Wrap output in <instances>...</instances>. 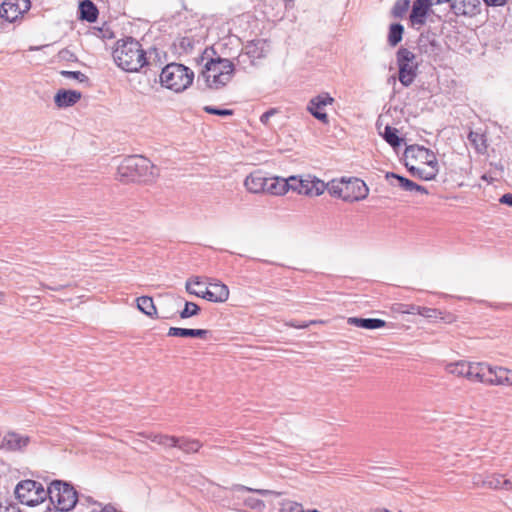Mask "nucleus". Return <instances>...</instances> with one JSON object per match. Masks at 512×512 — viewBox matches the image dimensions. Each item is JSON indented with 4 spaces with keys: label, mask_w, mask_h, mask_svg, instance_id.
Returning a JSON list of instances; mask_svg holds the SVG:
<instances>
[{
    "label": "nucleus",
    "mask_w": 512,
    "mask_h": 512,
    "mask_svg": "<svg viewBox=\"0 0 512 512\" xmlns=\"http://www.w3.org/2000/svg\"><path fill=\"white\" fill-rule=\"evenodd\" d=\"M156 52V49L149 51L147 57L141 44L132 37H128L117 42L113 51V58L115 63L124 71L138 72L144 66L151 65V56Z\"/></svg>",
    "instance_id": "obj_1"
},
{
    "label": "nucleus",
    "mask_w": 512,
    "mask_h": 512,
    "mask_svg": "<svg viewBox=\"0 0 512 512\" xmlns=\"http://www.w3.org/2000/svg\"><path fill=\"white\" fill-rule=\"evenodd\" d=\"M211 54H215V52L208 49L204 51L202 60H206V62L201 76L208 88L218 90L232 80L235 66L229 59L220 56L211 57Z\"/></svg>",
    "instance_id": "obj_2"
},
{
    "label": "nucleus",
    "mask_w": 512,
    "mask_h": 512,
    "mask_svg": "<svg viewBox=\"0 0 512 512\" xmlns=\"http://www.w3.org/2000/svg\"><path fill=\"white\" fill-rule=\"evenodd\" d=\"M118 176L124 182H150L158 176V169L146 157L132 155L120 163Z\"/></svg>",
    "instance_id": "obj_3"
},
{
    "label": "nucleus",
    "mask_w": 512,
    "mask_h": 512,
    "mask_svg": "<svg viewBox=\"0 0 512 512\" xmlns=\"http://www.w3.org/2000/svg\"><path fill=\"white\" fill-rule=\"evenodd\" d=\"M193 79V71L178 63L166 65L160 74L161 84L175 92H182L187 89L192 84Z\"/></svg>",
    "instance_id": "obj_4"
},
{
    "label": "nucleus",
    "mask_w": 512,
    "mask_h": 512,
    "mask_svg": "<svg viewBox=\"0 0 512 512\" xmlns=\"http://www.w3.org/2000/svg\"><path fill=\"white\" fill-rule=\"evenodd\" d=\"M202 284L203 282L200 277H193L187 280L185 288L189 294L211 302L223 303L228 300L229 289L222 282L212 278H207V285H205L204 290H194L192 288L193 285L201 286Z\"/></svg>",
    "instance_id": "obj_5"
},
{
    "label": "nucleus",
    "mask_w": 512,
    "mask_h": 512,
    "mask_svg": "<svg viewBox=\"0 0 512 512\" xmlns=\"http://www.w3.org/2000/svg\"><path fill=\"white\" fill-rule=\"evenodd\" d=\"M47 497L60 510H72L78 501V493L74 487L62 480H54L47 488Z\"/></svg>",
    "instance_id": "obj_6"
},
{
    "label": "nucleus",
    "mask_w": 512,
    "mask_h": 512,
    "mask_svg": "<svg viewBox=\"0 0 512 512\" xmlns=\"http://www.w3.org/2000/svg\"><path fill=\"white\" fill-rule=\"evenodd\" d=\"M15 495L20 503L27 506H35L47 498V489L34 480H23L15 487Z\"/></svg>",
    "instance_id": "obj_7"
},
{
    "label": "nucleus",
    "mask_w": 512,
    "mask_h": 512,
    "mask_svg": "<svg viewBox=\"0 0 512 512\" xmlns=\"http://www.w3.org/2000/svg\"><path fill=\"white\" fill-rule=\"evenodd\" d=\"M396 62L400 83L405 87L410 86L414 82L418 71L416 55L409 49L402 47L396 53Z\"/></svg>",
    "instance_id": "obj_8"
},
{
    "label": "nucleus",
    "mask_w": 512,
    "mask_h": 512,
    "mask_svg": "<svg viewBox=\"0 0 512 512\" xmlns=\"http://www.w3.org/2000/svg\"><path fill=\"white\" fill-rule=\"evenodd\" d=\"M31 7L30 0H5L0 6V17L14 22Z\"/></svg>",
    "instance_id": "obj_9"
},
{
    "label": "nucleus",
    "mask_w": 512,
    "mask_h": 512,
    "mask_svg": "<svg viewBox=\"0 0 512 512\" xmlns=\"http://www.w3.org/2000/svg\"><path fill=\"white\" fill-rule=\"evenodd\" d=\"M404 161L405 163H407V161L410 163L412 161H420L426 165H438L437 158L433 151L420 145H410L406 147L404 152Z\"/></svg>",
    "instance_id": "obj_10"
},
{
    "label": "nucleus",
    "mask_w": 512,
    "mask_h": 512,
    "mask_svg": "<svg viewBox=\"0 0 512 512\" xmlns=\"http://www.w3.org/2000/svg\"><path fill=\"white\" fill-rule=\"evenodd\" d=\"M485 384L512 387V370L501 366H489Z\"/></svg>",
    "instance_id": "obj_11"
},
{
    "label": "nucleus",
    "mask_w": 512,
    "mask_h": 512,
    "mask_svg": "<svg viewBox=\"0 0 512 512\" xmlns=\"http://www.w3.org/2000/svg\"><path fill=\"white\" fill-rule=\"evenodd\" d=\"M417 46L420 53L428 57H436L441 52V44L436 34L429 31L421 33L417 41Z\"/></svg>",
    "instance_id": "obj_12"
},
{
    "label": "nucleus",
    "mask_w": 512,
    "mask_h": 512,
    "mask_svg": "<svg viewBox=\"0 0 512 512\" xmlns=\"http://www.w3.org/2000/svg\"><path fill=\"white\" fill-rule=\"evenodd\" d=\"M332 102L333 98L328 94H320L309 101L307 109L316 119L327 123L328 116L324 109L328 104H332Z\"/></svg>",
    "instance_id": "obj_13"
},
{
    "label": "nucleus",
    "mask_w": 512,
    "mask_h": 512,
    "mask_svg": "<svg viewBox=\"0 0 512 512\" xmlns=\"http://www.w3.org/2000/svg\"><path fill=\"white\" fill-rule=\"evenodd\" d=\"M351 177H342L341 179H333L327 183V190L329 193L344 201H349L351 196L350 183Z\"/></svg>",
    "instance_id": "obj_14"
},
{
    "label": "nucleus",
    "mask_w": 512,
    "mask_h": 512,
    "mask_svg": "<svg viewBox=\"0 0 512 512\" xmlns=\"http://www.w3.org/2000/svg\"><path fill=\"white\" fill-rule=\"evenodd\" d=\"M450 2L456 15L473 16L478 11L479 0H436V3Z\"/></svg>",
    "instance_id": "obj_15"
},
{
    "label": "nucleus",
    "mask_w": 512,
    "mask_h": 512,
    "mask_svg": "<svg viewBox=\"0 0 512 512\" xmlns=\"http://www.w3.org/2000/svg\"><path fill=\"white\" fill-rule=\"evenodd\" d=\"M386 180L393 186H399L401 189L405 191H416L423 194H427L428 191L424 186L418 185L417 183L400 176L393 172H387L385 175Z\"/></svg>",
    "instance_id": "obj_16"
},
{
    "label": "nucleus",
    "mask_w": 512,
    "mask_h": 512,
    "mask_svg": "<svg viewBox=\"0 0 512 512\" xmlns=\"http://www.w3.org/2000/svg\"><path fill=\"white\" fill-rule=\"evenodd\" d=\"M489 364L485 362H467L465 378L473 382L485 384Z\"/></svg>",
    "instance_id": "obj_17"
},
{
    "label": "nucleus",
    "mask_w": 512,
    "mask_h": 512,
    "mask_svg": "<svg viewBox=\"0 0 512 512\" xmlns=\"http://www.w3.org/2000/svg\"><path fill=\"white\" fill-rule=\"evenodd\" d=\"M431 0H416L413 3L412 11L410 14V22L412 26L423 25L430 6Z\"/></svg>",
    "instance_id": "obj_18"
},
{
    "label": "nucleus",
    "mask_w": 512,
    "mask_h": 512,
    "mask_svg": "<svg viewBox=\"0 0 512 512\" xmlns=\"http://www.w3.org/2000/svg\"><path fill=\"white\" fill-rule=\"evenodd\" d=\"M300 186H302L300 194L308 196H319L327 189V184L324 181L315 177L311 178L310 176L304 178L300 182Z\"/></svg>",
    "instance_id": "obj_19"
},
{
    "label": "nucleus",
    "mask_w": 512,
    "mask_h": 512,
    "mask_svg": "<svg viewBox=\"0 0 512 512\" xmlns=\"http://www.w3.org/2000/svg\"><path fill=\"white\" fill-rule=\"evenodd\" d=\"M81 96V93L76 90H59L54 97V102L59 108L70 107L76 104Z\"/></svg>",
    "instance_id": "obj_20"
},
{
    "label": "nucleus",
    "mask_w": 512,
    "mask_h": 512,
    "mask_svg": "<svg viewBox=\"0 0 512 512\" xmlns=\"http://www.w3.org/2000/svg\"><path fill=\"white\" fill-rule=\"evenodd\" d=\"M266 179L267 177H265L261 172H253L246 177L244 185L251 193H264Z\"/></svg>",
    "instance_id": "obj_21"
},
{
    "label": "nucleus",
    "mask_w": 512,
    "mask_h": 512,
    "mask_svg": "<svg viewBox=\"0 0 512 512\" xmlns=\"http://www.w3.org/2000/svg\"><path fill=\"white\" fill-rule=\"evenodd\" d=\"M29 442L30 438L28 436L15 432L8 433L3 440L4 446L11 451L22 450Z\"/></svg>",
    "instance_id": "obj_22"
},
{
    "label": "nucleus",
    "mask_w": 512,
    "mask_h": 512,
    "mask_svg": "<svg viewBox=\"0 0 512 512\" xmlns=\"http://www.w3.org/2000/svg\"><path fill=\"white\" fill-rule=\"evenodd\" d=\"M289 190V183L284 178L267 177L264 193L271 195H283Z\"/></svg>",
    "instance_id": "obj_23"
},
{
    "label": "nucleus",
    "mask_w": 512,
    "mask_h": 512,
    "mask_svg": "<svg viewBox=\"0 0 512 512\" xmlns=\"http://www.w3.org/2000/svg\"><path fill=\"white\" fill-rule=\"evenodd\" d=\"M405 166L413 176L419 177L420 179L425 181L435 179V177L438 174V165H427L426 168H418L415 167L413 164H410L409 161H407V163H405Z\"/></svg>",
    "instance_id": "obj_24"
},
{
    "label": "nucleus",
    "mask_w": 512,
    "mask_h": 512,
    "mask_svg": "<svg viewBox=\"0 0 512 512\" xmlns=\"http://www.w3.org/2000/svg\"><path fill=\"white\" fill-rule=\"evenodd\" d=\"M503 475L492 474L487 476L485 479H481V476L474 477V484L484 486L490 489L503 490Z\"/></svg>",
    "instance_id": "obj_25"
},
{
    "label": "nucleus",
    "mask_w": 512,
    "mask_h": 512,
    "mask_svg": "<svg viewBox=\"0 0 512 512\" xmlns=\"http://www.w3.org/2000/svg\"><path fill=\"white\" fill-rule=\"evenodd\" d=\"M80 17L88 22H94L98 16V9L91 0H83L79 4Z\"/></svg>",
    "instance_id": "obj_26"
},
{
    "label": "nucleus",
    "mask_w": 512,
    "mask_h": 512,
    "mask_svg": "<svg viewBox=\"0 0 512 512\" xmlns=\"http://www.w3.org/2000/svg\"><path fill=\"white\" fill-rule=\"evenodd\" d=\"M138 309L149 317H157V309L154 301L149 296H141L137 298Z\"/></svg>",
    "instance_id": "obj_27"
},
{
    "label": "nucleus",
    "mask_w": 512,
    "mask_h": 512,
    "mask_svg": "<svg viewBox=\"0 0 512 512\" xmlns=\"http://www.w3.org/2000/svg\"><path fill=\"white\" fill-rule=\"evenodd\" d=\"M178 441L176 446L185 453H196L201 448L202 444L196 439H189L185 437H177Z\"/></svg>",
    "instance_id": "obj_28"
},
{
    "label": "nucleus",
    "mask_w": 512,
    "mask_h": 512,
    "mask_svg": "<svg viewBox=\"0 0 512 512\" xmlns=\"http://www.w3.org/2000/svg\"><path fill=\"white\" fill-rule=\"evenodd\" d=\"M354 326L363 329H379L386 326V322L378 318H356L354 317Z\"/></svg>",
    "instance_id": "obj_29"
},
{
    "label": "nucleus",
    "mask_w": 512,
    "mask_h": 512,
    "mask_svg": "<svg viewBox=\"0 0 512 512\" xmlns=\"http://www.w3.org/2000/svg\"><path fill=\"white\" fill-rule=\"evenodd\" d=\"M404 27L400 23H393L389 27L388 44L391 47L397 46L403 38Z\"/></svg>",
    "instance_id": "obj_30"
},
{
    "label": "nucleus",
    "mask_w": 512,
    "mask_h": 512,
    "mask_svg": "<svg viewBox=\"0 0 512 512\" xmlns=\"http://www.w3.org/2000/svg\"><path fill=\"white\" fill-rule=\"evenodd\" d=\"M398 130L390 126H386L382 134L385 141L390 144L393 148H397L401 145L402 139L398 136Z\"/></svg>",
    "instance_id": "obj_31"
},
{
    "label": "nucleus",
    "mask_w": 512,
    "mask_h": 512,
    "mask_svg": "<svg viewBox=\"0 0 512 512\" xmlns=\"http://www.w3.org/2000/svg\"><path fill=\"white\" fill-rule=\"evenodd\" d=\"M468 140L474 146V148L480 153H483L487 148L486 139L484 135L481 133L471 131L468 134Z\"/></svg>",
    "instance_id": "obj_32"
},
{
    "label": "nucleus",
    "mask_w": 512,
    "mask_h": 512,
    "mask_svg": "<svg viewBox=\"0 0 512 512\" xmlns=\"http://www.w3.org/2000/svg\"><path fill=\"white\" fill-rule=\"evenodd\" d=\"M177 437L175 436H169V435H163V434H151L148 436V439H150L152 442L157 443L159 445L165 446V447H174L177 444Z\"/></svg>",
    "instance_id": "obj_33"
},
{
    "label": "nucleus",
    "mask_w": 512,
    "mask_h": 512,
    "mask_svg": "<svg viewBox=\"0 0 512 512\" xmlns=\"http://www.w3.org/2000/svg\"><path fill=\"white\" fill-rule=\"evenodd\" d=\"M369 193V188L361 179L354 178V201L365 199Z\"/></svg>",
    "instance_id": "obj_34"
},
{
    "label": "nucleus",
    "mask_w": 512,
    "mask_h": 512,
    "mask_svg": "<svg viewBox=\"0 0 512 512\" xmlns=\"http://www.w3.org/2000/svg\"><path fill=\"white\" fill-rule=\"evenodd\" d=\"M410 6L409 0H397L391 10V15L394 18H402L408 11Z\"/></svg>",
    "instance_id": "obj_35"
},
{
    "label": "nucleus",
    "mask_w": 512,
    "mask_h": 512,
    "mask_svg": "<svg viewBox=\"0 0 512 512\" xmlns=\"http://www.w3.org/2000/svg\"><path fill=\"white\" fill-rule=\"evenodd\" d=\"M264 42L263 41H257L252 42L246 46V54L252 58H261L264 56Z\"/></svg>",
    "instance_id": "obj_36"
},
{
    "label": "nucleus",
    "mask_w": 512,
    "mask_h": 512,
    "mask_svg": "<svg viewBox=\"0 0 512 512\" xmlns=\"http://www.w3.org/2000/svg\"><path fill=\"white\" fill-rule=\"evenodd\" d=\"M467 362L459 361L455 363H450L446 366V370L448 373L453 374L458 377H465Z\"/></svg>",
    "instance_id": "obj_37"
},
{
    "label": "nucleus",
    "mask_w": 512,
    "mask_h": 512,
    "mask_svg": "<svg viewBox=\"0 0 512 512\" xmlns=\"http://www.w3.org/2000/svg\"><path fill=\"white\" fill-rule=\"evenodd\" d=\"M200 312V307L194 302H185L184 309L180 312V317L182 319L190 318L198 315Z\"/></svg>",
    "instance_id": "obj_38"
},
{
    "label": "nucleus",
    "mask_w": 512,
    "mask_h": 512,
    "mask_svg": "<svg viewBox=\"0 0 512 512\" xmlns=\"http://www.w3.org/2000/svg\"><path fill=\"white\" fill-rule=\"evenodd\" d=\"M281 512H304V509L301 504L291 501V500H284L281 503Z\"/></svg>",
    "instance_id": "obj_39"
},
{
    "label": "nucleus",
    "mask_w": 512,
    "mask_h": 512,
    "mask_svg": "<svg viewBox=\"0 0 512 512\" xmlns=\"http://www.w3.org/2000/svg\"><path fill=\"white\" fill-rule=\"evenodd\" d=\"M192 329L190 328H179V327H170L167 335L170 337H191Z\"/></svg>",
    "instance_id": "obj_40"
},
{
    "label": "nucleus",
    "mask_w": 512,
    "mask_h": 512,
    "mask_svg": "<svg viewBox=\"0 0 512 512\" xmlns=\"http://www.w3.org/2000/svg\"><path fill=\"white\" fill-rule=\"evenodd\" d=\"M419 315H421L427 319H436V318L444 319L442 317V312L435 308L421 307V311H420Z\"/></svg>",
    "instance_id": "obj_41"
},
{
    "label": "nucleus",
    "mask_w": 512,
    "mask_h": 512,
    "mask_svg": "<svg viewBox=\"0 0 512 512\" xmlns=\"http://www.w3.org/2000/svg\"><path fill=\"white\" fill-rule=\"evenodd\" d=\"M204 111L209 114H214L222 117L231 116L234 114L233 110L231 109H220L212 106H205Z\"/></svg>",
    "instance_id": "obj_42"
},
{
    "label": "nucleus",
    "mask_w": 512,
    "mask_h": 512,
    "mask_svg": "<svg viewBox=\"0 0 512 512\" xmlns=\"http://www.w3.org/2000/svg\"><path fill=\"white\" fill-rule=\"evenodd\" d=\"M61 74L66 78L75 79L79 82L88 81V77L80 71H61Z\"/></svg>",
    "instance_id": "obj_43"
},
{
    "label": "nucleus",
    "mask_w": 512,
    "mask_h": 512,
    "mask_svg": "<svg viewBox=\"0 0 512 512\" xmlns=\"http://www.w3.org/2000/svg\"><path fill=\"white\" fill-rule=\"evenodd\" d=\"M318 323H323V321L322 320H311L309 322H302V323H299L297 321H288V322H285L284 325L288 326V327L304 329V328L309 327L310 325L318 324Z\"/></svg>",
    "instance_id": "obj_44"
},
{
    "label": "nucleus",
    "mask_w": 512,
    "mask_h": 512,
    "mask_svg": "<svg viewBox=\"0 0 512 512\" xmlns=\"http://www.w3.org/2000/svg\"><path fill=\"white\" fill-rule=\"evenodd\" d=\"M234 490L236 491H250V492H255L257 494H260L262 496H266V495H269V494H272L273 491L271 490H265V489H252V488H249V487H246V486H243V485H236L234 487Z\"/></svg>",
    "instance_id": "obj_45"
},
{
    "label": "nucleus",
    "mask_w": 512,
    "mask_h": 512,
    "mask_svg": "<svg viewBox=\"0 0 512 512\" xmlns=\"http://www.w3.org/2000/svg\"><path fill=\"white\" fill-rule=\"evenodd\" d=\"M303 179H298L296 176H291L288 179H285V182L289 183V190H294L300 193V182H302Z\"/></svg>",
    "instance_id": "obj_46"
},
{
    "label": "nucleus",
    "mask_w": 512,
    "mask_h": 512,
    "mask_svg": "<svg viewBox=\"0 0 512 512\" xmlns=\"http://www.w3.org/2000/svg\"><path fill=\"white\" fill-rule=\"evenodd\" d=\"M245 504L250 507L251 509H261L262 507H264V503L262 500H259V499H256V498H253V497H249L245 500Z\"/></svg>",
    "instance_id": "obj_47"
},
{
    "label": "nucleus",
    "mask_w": 512,
    "mask_h": 512,
    "mask_svg": "<svg viewBox=\"0 0 512 512\" xmlns=\"http://www.w3.org/2000/svg\"><path fill=\"white\" fill-rule=\"evenodd\" d=\"M421 307L422 306H418V305H414V304H410V305H406V309L403 310L404 313H407V314H412V315H419L420 311H421Z\"/></svg>",
    "instance_id": "obj_48"
},
{
    "label": "nucleus",
    "mask_w": 512,
    "mask_h": 512,
    "mask_svg": "<svg viewBox=\"0 0 512 512\" xmlns=\"http://www.w3.org/2000/svg\"><path fill=\"white\" fill-rule=\"evenodd\" d=\"M208 333L209 331L205 329H192L191 337L204 339Z\"/></svg>",
    "instance_id": "obj_49"
},
{
    "label": "nucleus",
    "mask_w": 512,
    "mask_h": 512,
    "mask_svg": "<svg viewBox=\"0 0 512 512\" xmlns=\"http://www.w3.org/2000/svg\"><path fill=\"white\" fill-rule=\"evenodd\" d=\"M275 112H276V111H275L274 109H270V110L266 111L265 113H263V114L261 115V117H260V121H261L263 124L267 125V124H268V122H269L270 117H271L272 115H274V114H275Z\"/></svg>",
    "instance_id": "obj_50"
},
{
    "label": "nucleus",
    "mask_w": 512,
    "mask_h": 512,
    "mask_svg": "<svg viewBox=\"0 0 512 512\" xmlns=\"http://www.w3.org/2000/svg\"><path fill=\"white\" fill-rule=\"evenodd\" d=\"M500 203L506 204V205L512 207V194L506 193V194L502 195V197L500 198Z\"/></svg>",
    "instance_id": "obj_51"
},
{
    "label": "nucleus",
    "mask_w": 512,
    "mask_h": 512,
    "mask_svg": "<svg viewBox=\"0 0 512 512\" xmlns=\"http://www.w3.org/2000/svg\"><path fill=\"white\" fill-rule=\"evenodd\" d=\"M484 2L489 6H501L506 0H484Z\"/></svg>",
    "instance_id": "obj_52"
},
{
    "label": "nucleus",
    "mask_w": 512,
    "mask_h": 512,
    "mask_svg": "<svg viewBox=\"0 0 512 512\" xmlns=\"http://www.w3.org/2000/svg\"><path fill=\"white\" fill-rule=\"evenodd\" d=\"M503 490H506V491L512 490V478L503 480Z\"/></svg>",
    "instance_id": "obj_53"
},
{
    "label": "nucleus",
    "mask_w": 512,
    "mask_h": 512,
    "mask_svg": "<svg viewBox=\"0 0 512 512\" xmlns=\"http://www.w3.org/2000/svg\"><path fill=\"white\" fill-rule=\"evenodd\" d=\"M90 512H113V506L111 505H107L103 508H101L100 510H97V509H93L92 511Z\"/></svg>",
    "instance_id": "obj_54"
},
{
    "label": "nucleus",
    "mask_w": 512,
    "mask_h": 512,
    "mask_svg": "<svg viewBox=\"0 0 512 512\" xmlns=\"http://www.w3.org/2000/svg\"><path fill=\"white\" fill-rule=\"evenodd\" d=\"M201 280H202L203 284H202L201 286H195V285H193V286H192V288H193L194 290H204L205 285H207V278H205V279H202V278H201Z\"/></svg>",
    "instance_id": "obj_55"
},
{
    "label": "nucleus",
    "mask_w": 512,
    "mask_h": 512,
    "mask_svg": "<svg viewBox=\"0 0 512 512\" xmlns=\"http://www.w3.org/2000/svg\"><path fill=\"white\" fill-rule=\"evenodd\" d=\"M45 512H66L65 510H60L57 506L53 505V507H48Z\"/></svg>",
    "instance_id": "obj_56"
},
{
    "label": "nucleus",
    "mask_w": 512,
    "mask_h": 512,
    "mask_svg": "<svg viewBox=\"0 0 512 512\" xmlns=\"http://www.w3.org/2000/svg\"><path fill=\"white\" fill-rule=\"evenodd\" d=\"M66 287V285H59V286H48L49 289L51 290H54V291H58L62 288Z\"/></svg>",
    "instance_id": "obj_57"
},
{
    "label": "nucleus",
    "mask_w": 512,
    "mask_h": 512,
    "mask_svg": "<svg viewBox=\"0 0 512 512\" xmlns=\"http://www.w3.org/2000/svg\"><path fill=\"white\" fill-rule=\"evenodd\" d=\"M4 298H5L4 293L0 291V304H2V303H3Z\"/></svg>",
    "instance_id": "obj_58"
},
{
    "label": "nucleus",
    "mask_w": 512,
    "mask_h": 512,
    "mask_svg": "<svg viewBox=\"0 0 512 512\" xmlns=\"http://www.w3.org/2000/svg\"><path fill=\"white\" fill-rule=\"evenodd\" d=\"M290 2H293V0H285V6H289Z\"/></svg>",
    "instance_id": "obj_59"
},
{
    "label": "nucleus",
    "mask_w": 512,
    "mask_h": 512,
    "mask_svg": "<svg viewBox=\"0 0 512 512\" xmlns=\"http://www.w3.org/2000/svg\"><path fill=\"white\" fill-rule=\"evenodd\" d=\"M347 322L348 324H352V318H348Z\"/></svg>",
    "instance_id": "obj_60"
}]
</instances>
